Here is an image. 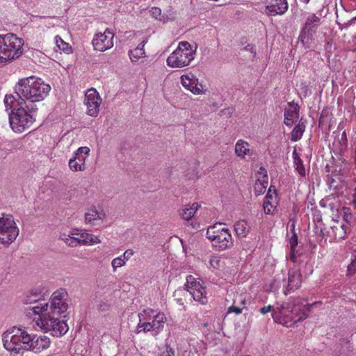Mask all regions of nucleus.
<instances>
[{
    "label": "nucleus",
    "mask_w": 356,
    "mask_h": 356,
    "mask_svg": "<svg viewBox=\"0 0 356 356\" xmlns=\"http://www.w3.org/2000/svg\"><path fill=\"white\" fill-rule=\"evenodd\" d=\"M304 299L300 297L291 298L288 302H276L275 308L272 305L265 306L259 309L264 315L272 312V318L275 323L290 327L296 322L306 319L312 311V308L321 302L303 305Z\"/></svg>",
    "instance_id": "1"
},
{
    "label": "nucleus",
    "mask_w": 356,
    "mask_h": 356,
    "mask_svg": "<svg viewBox=\"0 0 356 356\" xmlns=\"http://www.w3.org/2000/svg\"><path fill=\"white\" fill-rule=\"evenodd\" d=\"M3 346L10 353L17 354L22 350L39 353L49 348L50 339L43 334H31L24 327H13L2 336Z\"/></svg>",
    "instance_id": "2"
},
{
    "label": "nucleus",
    "mask_w": 356,
    "mask_h": 356,
    "mask_svg": "<svg viewBox=\"0 0 356 356\" xmlns=\"http://www.w3.org/2000/svg\"><path fill=\"white\" fill-rule=\"evenodd\" d=\"M3 102L6 110H11L9 122L15 132L22 133L32 126L38 110L36 104H29L27 102L17 99L13 95H6Z\"/></svg>",
    "instance_id": "3"
},
{
    "label": "nucleus",
    "mask_w": 356,
    "mask_h": 356,
    "mask_svg": "<svg viewBox=\"0 0 356 356\" xmlns=\"http://www.w3.org/2000/svg\"><path fill=\"white\" fill-rule=\"evenodd\" d=\"M18 99L29 104L42 102L49 95L51 86L42 79L34 76L19 79L15 86Z\"/></svg>",
    "instance_id": "4"
},
{
    "label": "nucleus",
    "mask_w": 356,
    "mask_h": 356,
    "mask_svg": "<svg viewBox=\"0 0 356 356\" xmlns=\"http://www.w3.org/2000/svg\"><path fill=\"white\" fill-rule=\"evenodd\" d=\"M23 40L13 33L0 35V65L19 58L23 53Z\"/></svg>",
    "instance_id": "5"
},
{
    "label": "nucleus",
    "mask_w": 356,
    "mask_h": 356,
    "mask_svg": "<svg viewBox=\"0 0 356 356\" xmlns=\"http://www.w3.org/2000/svg\"><path fill=\"white\" fill-rule=\"evenodd\" d=\"M69 297L65 289H60L54 291L50 298V305L43 303L35 305L31 308L33 313H49V314L60 316L68 309Z\"/></svg>",
    "instance_id": "6"
},
{
    "label": "nucleus",
    "mask_w": 356,
    "mask_h": 356,
    "mask_svg": "<svg viewBox=\"0 0 356 356\" xmlns=\"http://www.w3.org/2000/svg\"><path fill=\"white\" fill-rule=\"evenodd\" d=\"M35 316L33 320L36 325L44 332H49L54 337H61L69 330L65 321L60 320L59 316L49 313H33Z\"/></svg>",
    "instance_id": "7"
},
{
    "label": "nucleus",
    "mask_w": 356,
    "mask_h": 356,
    "mask_svg": "<svg viewBox=\"0 0 356 356\" xmlns=\"http://www.w3.org/2000/svg\"><path fill=\"white\" fill-rule=\"evenodd\" d=\"M139 323L137 326V332L143 331L145 332H152L153 335H156L163 328L167 321L163 313H155L152 309L144 310L138 314Z\"/></svg>",
    "instance_id": "8"
},
{
    "label": "nucleus",
    "mask_w": 356,
    "mask_h": 356,
    "mask_svg": "<svg viewBox=\"0 0 356 356\" xmlns=\"http://www.w3.org/2000/svg\"><path fill=\"white\" fill-rule=\"evenodd\" d=\"M196 48H193L187 41L179 42L178 47L167 58L168 66L181 68L189 65L194 60Z\"/></svg>",
    "instance_id": "9"
},
{
    "label": "nucleus",
    "mask_w": 356,
    "mask_h": 356,
    "mask_svg": "<svg viewBox=\"0 0 356 356\" xmlns=\"http://www.w3.org/2000/svg\"><path fill=\"white\" fill-rule=\"evenodd\" d=\"M19 233L14 217L10 214H2L0 217V243L8 246L15 241Z\"/></svg>",
    "instance_id": "10"
},
{
    "label": "nucleus",
    "mask_w": 356,
    "mask_h": 356,
    "mask_svg": "<svg viewBox=\"0 0 356 356\" xmlns=\"http://www.w3.org/2000/svg\"><path fill=\"white\" fill-rule=\"evenodd\" d=\"M204 284L202 280L196 279L192 275L186 277V282L185 284L186 291L191 294L195 301L202 305H205L208 302L206 287L204 286Z\"/></svg>",
    "instance_id": "11"
},
{
    "label": "nucleus",
    "mask_w": 356,
    "mask_h": 356,
    "mask_svg": "<svg viewBox=\"0 0 356 356\" xmlns=\"http://www.w3.org/2000/svg\"><path fill=\"white\" fill-rule=\"evenodd\" d=\"M320 24L321 18L316 14H312L307 17L299 36L304 45L309 44L313 40Z\"/></svg>",
    "instance_id": "12"
},
{
    "label": "nucleus",
    "mask_w": 356,
    "mask_h": 356,
    "mask_svg": "<svg viewBox=\"0 0 356 356\" xmlns=\"http://www.w3.org/2000/svg\"><path fill=\"white\" fill-rule=\"evenodd\" d=\"M90 148L85 146L79 147L73 154L72 158L69 160V168L73 172L84 171L86 160L89 156Z\"/></svg>",
    "instance_id": "13"
},
{
    "label": "nucleus",
    "mask_w": 356,
    "mask_h": 356,
    "mask_svg": "<svg viewBox=\"0 0 356 356\" xmlns=\"http://www.w3.org/2000/svg\"><path fill=\"white\" fill-rule=\"evenodd\" d=\"M101 103L102 98L96 89L93 88L88 89L84 98V104L87 107V114L91 117L97 116Z\"/></svg>",
    "instance_id": "14"
},
{
    "label": "nucleus",
    "mask_w": 356,
    "mask_h": 356,
    "mask_svg": "<svg viewBox=\"0 0 356 356\" xmlns=\"http://www.w3.org/2000/svg\"><path fill=\"white\" fill-rule=\"evenodd\" d=\"M114 34L108 29L104 33H97L92 41L94 49L99 51H105L113 47V39Z\"/></svg>",
    "instance_id": "15"
},
{
    "label": "nucleus",
    "mask_w": 356,
    "mask_h": 356,
    "mask_svg": "<svg viewBox=\"0 0 356 356\" xmlns=\"http://www.w3.org/2000/svg\"><path fill=\"white\" fill-rule=\"evenodd\" d=\"M350 229L349 226L339 221H335L327 231V234L330 237V240L339 242L347 237V234L350 232Z\"/></svg>",
    "instance_id": "16"
},
{
    "label": "nucleus",
    "mask_w": 356,
    "mask_h": 356,
    "mask_svg": "<svg viewBox=\"0 0 356 356\" xmlns=\"http://www.w3.org/2000/svg\"><path fill=\"white\" fill-rule=\"evenodd\" d=\"M302 281V274L299 270H289L288 283L284 291V295L287 296L298 290L301 286Z\"/></svg>",
    "instance_id": "17"
},
{
    "label": "nucleus",
    "mask_w": 356,
    "mask_h": 356,
    "mask_svg": "<svg viewBox=\"0 0 356 356\" xmlns=\"http://www.w3.org/2000/svg\"><path fill=\"white\" fill-rule=\"evenodd\" d=\"M181 83L186 89L195 95H200L202 92V85L198 83V79L192 73L182 75Z\"/></svg>",
    "instance_id": "18"
},
{
    "label": "nucleus",
    "mask_w": 356,
    "mask_h": 356,
    "mask_svg": "<svg viewBox=\"0 0 356 356\" xmlns=\"http://www.w3.org/2000/svg\"><path fill=\"white\" fill-rule=\"evenodd\" d=\"M289 8L287 0H271L266 6V13L268 16L282 15Z\"/></svg>",
    "instance_id": "19"
},
{
    "label": "nucleus",
    "mask_w": 356,
    "mask_h": 356,
    "mask_svg": "<svg viewBox=\"0 0 356 356\" xmlns=\"http://www.w3.org/2000/svg\"><path fill=\"white\" fill-rule=\"evenodd\" d=\"M222 234V223L218 222L215 225L210 226L207 229V237L212 243L213 246L220 249L222 247L221 236Z\"/></svg>",
    "instance_id": "20"
},
{
    "label": "nucleus",
    "mask_w": 356,
    "mask_h": 356,
    "mask_svg": "<svg viewBox=\"0 0 356 356\" xmlns=\"http://www.w3.org/2000/svg\"><path fill=\"white\" fill-rule=\"evenodd\" d=\"M289 108L284 111V124L287 127H291L294 122L299 118V106L293 102L288 103Z\"/></svg>",
    "instance_id": "21"
},
{
    "label": "nucleus",
    "mask_w": 356,
    "mask_h": 356,
    "mask_svg": "<svg viewBox=\"0 0 356 356\" xmlns=\"http://www.w3.org/2000/svg\"><path fill=\"white\" fill-rule=\"evenodd\" d=\"M46 295L44 288H36L32 290L29 294L24 298L23 302L25 305H31L42 300Z\"/></svg>",
    "instance_id": "22"
},
{
    "label": "nucleus",
    "mask_w": 356,
    "mask_h": 356,
    "mask_svg": "<svg viewBox=\"0 0 356 356\" xmlns=\"http://www.w3.org/2000/svg\"><path fill=\"white\" fill-rule=\"evenodd\" d=\"M250 144L240 139L236 142L235 145V152L238 156L243 158L246 155H252V150L250 148Z\"/></svg>",
    "instance_id": "23"
},
{
    "label": "nucleus",
    "mask_w": 356,
    "mask_h": 356,
    "mask_svg": "<svg viewBox=\"0 0 356 356\" xmlns=\"http://www.w3.org/2000/svg\"><path fill=\"white\" fill-rule=\"evenodd\" d=\"M81 245H93L101 243L99 236L83 231L80 234Z\"/></svg>",
    "instance_id": "24"
},
{
    "label": "nucleus",
    "mask_w": 356,
    "mask_h": 356,
    "mask_svg": "<svg viewBox=\"0 0 356 356\" xmlns=\"http://www.w3.org/2000/svg\"><path fill=\"white\" fill-rule=\"evenodd\" d=\"M105 218V213L102 211H97L92 209L88 211L85 214V219L87 223L95 224V221L102 220Z\"/></svg>",
    "instance_id": "25"
},
{
    "label": "nucleus",
    "mask_w": 356,
    "mask_h": 356,
    "mask_svg": "<svg viewBox=\"0 0 356 356\" xmlns=\"http://www.w3.org/2000/svg\"><path fill=\"white\" fill-rule=\"evenodd\" d=\"M270 189L267 193L265 200L264 202V210L265 213L271 214L273 210L276 207L277 202L276 198L273 195L270 194Z\"/></svg>",
    "instance_id": "26"
},
{
    "label": "nucleus",
    "mask_w": 356,
    "mask_h": 356,
    "mask_svg": "<svg viewBox=\"0 0 356 356\" xmlns=\"http://www.w3.org/2000/svg\"><path fill=\"white\" fill-rule=\"evenodd\" d=\"M305 123L302 122V120H300L298 124L295 126L291 132V140L293 142L299 140L302 138L303 133L305 132Z\"/></svg>",
    "instance_id": "27"
},
{
    "label": "nucleus",
    "mask_w": 356,
    "mask_h": 356,
    "mask_svg": "<svg viewBox=\"0 0 356 356\" xmlns=\"http://www.w3.org/2000/svg\"><path fill=\"white\" fill-rule=\"evenodd\" d=\"M200 208V205L197 202L193 203L189 207L182 209L181 216L184 220H191Z\"/></svg>",
    "instance_id": "28"
},
{
    "label": "nucleus",
    "mask_w": 356,
    "mask_h": 356,
    "mask_svg": "<svg viewBox=\"0 0 356 356\" xmlns=\"http://www.w3.org/2000/svg\"><path fill=\"white\" fill-rule=\"evenodd\" d=\"M234 229L236 234L241 237H245L250 232V226L245 220L238 221Z\"/></svg>",
    "instance_id": "29"
},
{
    "label": "nucleus",
    "mask_w": 356,
    "mask_h": 356,
    "mask_svg": "<svg viewBox=\"0 0 356 356\" xmlns=\"http://www.w3.org/2000/svg\"><path fill=\"white\" fill-rule=\"evenodd\" d=\"M60 238L70 247L74 248L78 245H81V240L80 237L76 238L75 236H72L70 235L66 234L65 233H63L60 234Z\"/></svg>",
    "instance_id": "30"
},
{
    "label": "nucleus",
    "mask_w": 356,
    "mask_h": 356,
    "mask_svg": "<svg viewBox=\"0 0 356 356\" xmlns=\"http://www.w3.org/2000/svg\"><path fill=\"white\" fill-rule=\"evenodd\" d=\"M293 158L296 170L300 176L305 177L306 175V172L305 166L303 165V162L299 157V156L297 154L296 150H293Z\"/></svg>",
    "instance_id": "31"
},
{
    "label": "nucleus",
    "mask_w": 356,
    "mask_h": 356,
    "mask_svg": "<svg viewBox=\"0 0 356 356\" xmlns=\"http://www.w3.org/2000/svg\"><path fill=\"white\" fill-rule=\"evenodd\" d=\"M220 255L213 254L211 257L209 264L211 268L216 274H220L221 272L220 267L222 266V260Z\"/></svg>",
    "instance_id": "32"
},
{
    "label": "nucleus",
    "mask_w": 356,
    "mask_h": 356,
    "mask_svg": "<svg viewBox=\"0 0 356 356\" xmlns=\"http://www.w3.org/2000/svg\"><path fill=\"white\" fill-rule=\"evenodd\" d=\"M356 274V250H354L351 255V262L347 268V275L349 276Z\"/></svg>",
    "instance_id": "33"
},
{
    "label": "nucleus",
    "mask_w": 356,
    "mask_h": 356,
    "mask_svg": "<svg viewBox=\"0 0 356 356\" xmlns=\"http://www.w3.org/2000/svg\"><path fill=\"white\" fill-rule=\"evenodd\" d=\"M284 281V276L280 277L279 275H277L270 284V290L273 292L278 291L282 286V282Z\"/></svg>",
    "instance_id": "34"
},
{
    "label": "nucleus",
    "mask_w": 356,
    "mask_h": 356,
    "mask_svg": "<svg viewBox=\"0 0 356 356\" xmlns=\"http://www.w3.org/2000/svg\"><path fill=\"white\" fill-rule=\"evenodd\" d=\"M145 49H136L129 51V57L132 62H136L138 59L145 56Z\"/></svg>",
    "instance_id": "35"
},
{
    "label": "nucleus",
    "mask_w": 356,
    "mask_h": 356,
    "mask_svg": "<svg viewBox=\"0 0 356 356\" xmlns=\"http://www.w3.org/2000/svg\"><path fill=\"white\" fill-rule=\"evenodd\" d=\"M150 13L152 17L155 18L156 19L163 22H165L167 21V17L161 15V10L160 8L156 7L152 8L150 10Z\"/></svg>",
    "instance_id": "36"
},
{
    "label": "nucleus",
    "mask_w": 356,
    "mask_h": 356,
    "mask_svg": "<svg viewBox=\"0 0 356 356\" xmlns=\"http://www.w3.org/2000/svg\"><path fill=\"white\" fill-rule=\"evenodd\" d=\"M233 245V240L228 229L224 228V247L229 248Z\"/></svg>",
    "instance_id": "37"
},
{
    "label": "nucleus",
    "mask_w": 356,
    "mask_h": 356,
    "mask_svg": "<svg viewBox=\"0 0 356 356\" xmlns=\"http://www.w3.org/2000/svg\"><path fill=\"white\" fill-rule=\"evenodd\" d=\"M125 264L126 261L122 257H121V255L118 257L113 259L111 261V266L113 267V271L115 272L118 268L124 266Z\"/></svg>",
    "instance_id": "38"
},
{
    "label": "nucleus",
    "mask_w": 356,
    "mask_h": 356,
    "mask_svg": "<svg viewBox=\"0 0 356 356\" xmlns=\"http://www.w3.org/2000/svg\"><path fill=\"white\" fill-rule=\"evenodd\" d=\"M342 211L343 213V220L349 225H350L353 216L350 212V209L348 207H343L342 209Z\"/></svg>",
    "instance_id": "39"
},
{
    "label": "nucleus",
    "mask_w": 356,
    "mask_h": 356,
    "mask_svg": "<svg viewBox=\"0 0 356 356\" xmlns=\"http://www.w3.org/2000/svg\"><path fill=\"white\" fill-rule=\"evenodd\" d=\"M56 39V43L57 47L62 49L63 51H66L67 48H68V44L65 42L60 38L58 36H56L55 38Z\"/></svg>",
    "instance_id": "40"
},
{
    "label": "nucleus",
    "mask_w": 356,
    "mask_h": 356,
    "mask_svg": "<svg viewBox=\"0 0 356 356\" xmlns=\"http://www.w3.org/2000/svg\"><path fill=\"white\" fill-rule=\"evenodd\" d=\"M290 249H296L298 245V236L293 233L289 238Z\"/></svg>",
    "instance_id": "41"
},
{
    "label": "nucleus",
    "mask_w": 356,
    "mask_h": 356,
    "mask_svg": "<svg viewBox=\"0 0 356 356\" xmlns=\"http://www.w3.org/2000/svg\"><path fill=\"white\" fill-rule=\"evenodd\" d=\"M134 255V250L131 249L127 250L122 255L124 261L127 262Z\"/></svg>",
    "instance_id": "42"
},
{
    "label": "nucleus",
    "mask_w": 356,
    "mask_h": 356,
    "mask_svg": "<svg viewBox=\"0 0 356 356\" xmlns=\"http://www.w3.org/2000/svg\"><path fill=\"white\" fill-rule=\"evenodd\" d=\"M159 356H175V352L170 347L167 346L165 350L162 351Z\"/></svg>",
    "instance_id": "43"
},
{
    "label": "nucleus",
    "mask_w": 356,
    "mask_h": 356,
    "mask_svg": "<svg viewBox=\"0 0 356 356\" xmlns=\"http://www.w3.org/2000/svg\"><path fill=\"white\" fill-rule=\"evenodd\" d=\"M241 312V309L237 307L232 306L228 308V313L234 312L236 314H239Z\"/></svg>",
    "instance_id": "44"
},
{
    "label": "nucleus",
    "mask_w": 356,
    "mask_h": 356,
    "mask_svg": "<svg viewBox=\"0 0 356 356\" xmlns=\"http://www.w3.org/2000/svg\"><path fill=\"white\" fill-rule=\"evenodd\" d=\"M296 249H290V254H289V259L293 262L296 263L297 261L296 254H295Z\"/></svg>",
    "instance_id": "45"
},
{
    "label": "nucleus",
    "mask_w": 356,
    "mask_h": 356,
    "mask_svg": "<svg viewBox=\"0 0 356 356\" xmlns=\"http://www.w3.org/2000/svg\"><path fill=\"white\" fill-rule=\"evenodd\" d=\"M83 232V230H80L78 229H73L70 231V232L68 234V235H70L72 236H80V234Z\"/></svg>",
    "instance_id": "46"
},
{
    "label": "nucleus",
    "mask_w": 356,
    "mask_h": 356,
    "mask_svg": "<svg viewBox=\"0 0 356 356\" xmlns=\"http://www.w3.org/2000/svg\"><path fill=\"white\" fill-rule=\"evenodd\" d=\"M109 305L107 303L102 302L98 305V309L102 312L108 310Z\"/></svg>",
    "instance_id": "47"
},
{
    "label": "nucleus",
    "mask_w": 356,
    "mask_h": 356,
    "mask_svg": "<svg viewBox=\"0 0 356 356\" xmlns=\"http://www.w3.org/2000/svg\"><path fill=\"white\" fill-rule=\"evenodd\" d=\"M245 49L248 50V51H250V52L252 53H254V54H256L255 52V48L253 45H251V44H248L246 47H245Z\"/></svg>",
    "instance_id": "48"
},
{
    "label": "nucleus",
    "mask_w": 356,
    "mask_h": 356,
    "mask_svg": "<svg viewBox=\"0 0 356 356\" xmlns=\"http://www.w3.org/2000/svg\"><path fill=\"white\" fill-rule=\"evenodd\" d=\"M147 39H145V40H143L138 45V47H136V49H144V46L145 45V44L147 43Z\"/></svg>",
    "instance_id": "49"
},
{
    "label": "nucleus",
    "mask_w": 356,
    "mask_h": 356,
    "mask_svg": "<svg viewBox=\"0 0 356 356\" xmlns=\"http://www.w3.org/2000/svg\"><path fill=\"white\" fill-rule=\"evenodd\" d=\"M353 204L355 208H356V198H355L353 200Z\"/></svg>",
    "instance_id": "50"
},
{
    "label": "nucleus",
    "mask_w": 356,
    "mask_h": 356,
    "mask_svg": "<svg viewBox=\"0 0 356 356\" xmlns=\"http://www.w3.org/2000/svg\"><path fill=\"white\" fill-rule=\"evenodd\" d=\"M177 301L179 302V303L180 305H183V302H182L181 299H178V300H177Z\"/></svg>",
    "instance_id": "51"
},
{
    "label": "nucleus",
    "mask_w": 356,
    "mask_h": 356,
    "mask_svg": "<svg viewBox=\"0 0 356 356\" xmlns=\"http://www.w3.org/2000/svg\"><path fill=\"white\" fill-rule=\"evenodd\" d=\"M342 137H346V132L345 131L343 132Z\"/></svg>",
    "instance_id": "52"
},
{
    "label": "nucleus",
    "mask_w": 356,
    "mask_h": 356,
    "mask_svg": "<svg viewBox=\"0 0 356 356\" xmlns=\"http://www.w3.org/2000/svg\"><path fill=\"white\" fill-rule=\"evenodd\" d=\"M309 1H310V0H304V2H305V3H308Z\"/></svg>",
    "instance_id": "53"
},
{
    "label": "nucleus",
    "mask_w": 356,
    "mask_h": 356,
    "mask_svg": "<svg viewBox=\"0 0 356 356\" xmlns=\"http://www.w3.org/2000/svg\"><path fill=\"white\" fill-rule=\"evenodd\" d=\"M355 195H356V186H355Z\"/></svg>",
    "instance_id": "54"
}]
</instances>
